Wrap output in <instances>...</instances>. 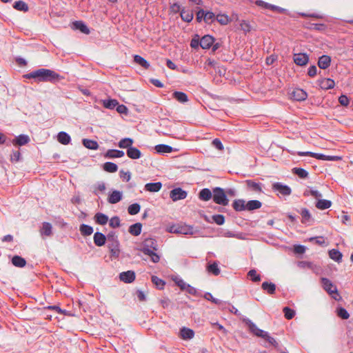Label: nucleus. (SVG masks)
<instances>
[{
    "label": "nucleus",
    "mask_w": 353,
    "mask_h": 353,
    "mask_svg": "<svg viewBox=\"0 0 353 353\" xmlns=\"http://www.w3.org/2000/svg\"><path fill=\"white\" fill-rule=\"evenodd\" d=\"M28 79H37L39 81L54 82L60 79V75L53 70L41 68L25 76Z\"/></svg>",
    "instance_id": "obj_1"
},
{
    "label": "nucleus",
    "mask_w": 353,
    "mask_h": 353,
    "mask_svg": "<svg viewBox=\"0 0 353 353\" xmlns=\"http://www.w3.org/2000/svg\"><path fill=\"white\" fill-rule=\"evenodd\" d=\"M143 248L141 251L150 256L151 261L154 263H157L160 260L159 256L154 252L157 250V241L154 239L148 238L145 239L142 243Z\"/></svg>",
    "instance_id": "obj_2"
},
{
    "label": "nucleus",
    "mask_w": 353,
    "mask_h": 353,
    "mask_svg": "<svg viewBox=\"0 0 353 353\" xmlns=\"http://www.w3.org/2000/svg\"><path fill=\"white\" fill-rule=\"evenodd\" d=\"M166 231L170 233L181 234H193V228L185 224H177L169 226Z\"/></svg>",
    "instance_id": "obj_3"
},
{
    "label": "nucleus",
    "mask_w": 353,
    "mask_h": 353,
    "mask_svg": "<svg viewBox=\"0 0 353 353\" xmlns=\"http://www.w3.org/2000/svg\"><path fill=\"white\" fill-rule=\"evenodd\" d=\"M212 199L214 203L219 205H227L229 202L224 190L221 188L213 189Z\"/></svg>",
    "instance_id": "obj_4"
},
{
    "label": "nucleus",
    "mask_w": 353,
    "mask_h": 353,
    "mask_svg": "<svg viewBox=\"0 0 353 353\" xmlns=\"http://www.w3.org/2000/svg\"><path fill=\"white\" fill-rule=\"evenodd\" d=\"M321 283L323 289L327 292L334 299L339 296L336 287L327 278L321 279Z\"/></svg>",
    "instance_id": "obj_5"
},
{
    "label": "nucleus",
    "mask_w": 353,
    "mask_h": 353,
    "mask_svg": "<svg viewBox=\"0 0 353 353\" xmlns=\"http://www.w3.org/2000/svg\"><path fill=\"white\" fill-rule=\"evenodd\" d=\"M299 156H310L313 158L323 161H338L341 158L338 156H326L323 154H318L312 152H298Z\"/></svg>",
    "instance_id": "obj_6"
},
{
    "label": "nucleus",
    "mask_w": 353,
    "mask_h": 353,
    "mask_svg": "<svg viewBox=\"0 0 353 353\" xmlns=\"http://www.w3.org/2000/svg\"><path fill=\"white\" fill-rule=\"evenodd\" d=\"M244 322L249 327L250 331L254 335L259 337H264L266 336V332L259 329L251 320L245 319Z\"/></svg>",
    "instance_id": "obj_7"
},
{
    "label": "nucleus",
    "mask_w": 353,
    "mask_h": 353,
    "mask_svg": "<svg viewBox=\"0 0 353 353\" xmlns=\"http://www.w3.org/2000/svg\"><path fill=\"white\" fill-rule=\"evenodd\" d=\"M188 195L187 192L182 190L181 188H174L170 192V197L173 201L184 199Z\"/></svg>",
    "instance_id": "obj_8"
},
{
    "label": "nucleus",
    "mask_w": 353,
    "mask_h": 353,
    "mask_svg": "<svg viewBox=\"0 0 353 353\" xmlns=\"http://www.w3.org/2000/svg\"><path fill=\"white\" fill-rule=\"evenodd\" d=\"M245 183L248 190L257 194L263 192L261 183H256L252 180H246Z\"/></svg>",
    "instance_id": "obj_9"
},
{
    "label": "nucleus",
    "mask_w": 353,
    "mask_h": 353,
    "mask_svg": "<svg viewBox=\"0 0 353 353\" xmlns=\"http://www.w3.org/2000/svg\"><path fill=\"white\" fill-rule=\"evenodd\" d=\"M294 63L300 66L305 65L309 61V57L305 53H296L293 56Z\"/></svg>",
    "instance_id": "obj_10"
},
{
    "label": "nucleus",
    "mask_w": 353,
    "mask_h": 353,
    "mask_svg": "<svg viewBox=\"0 0 353 353\" xmlns=\"http://www.w3.org/2000/svg\"><path fill=\"white\" fill-rule=\"evenodd\" d=\"M272 188L283 196L290 195L291 194V189L288 185H282L280 183H274Z\"/></svg>",
    "instance_id": "obj_11"
},
{
    "label": "nucleus",
    "mask_w": 353,
    "mask_h": 353,
    "mask_svg": "<svg viewBox=\"0 0 353 353\" xmlns=\"http://www.w3.org/2000/svg\"><path fill=\"white\" fill-rule=\"evenodd\" d=\"M119 279L121 281L126 283H130L135 279V273L133 271L128 270L127 272H123L119 274Z\"/></svg>",
    "instance_id": "obj_12"
},
{
    "label": "nucleus",
    "mask_w": 353,
    "mask_h": 353,
    "mask_svg": "<svg viewBox=\"0 0 353 353\" xmlns=\"http://www.w3.org/2000/svg\"><path fill=\"white\" fill-rule=\"evenodd\" d=\"M291 96L294 100L301 101H304L307 98V94L303 90L296 88L292 91Z\"/></svg>",
    "instance_id": "obj_13"
},
{
    "label": "nucleus",
    "mask_w": 353,
    "mask_h": 353,
    "mask_svg": "<svg viewBox=\"0 0 353 353\" xmlns=\"http://www.w3.org/2000/svg\"><path fill=\"white\" fill-rule=\"evenodd\" d=\"M214 39L210 35L203 36L200 41V46L203 49H209L213 44Z\"/></svg>",
    "instance_id": "obj_14"
},
{
    "label": "nucleus",
    "mask_w": 353,
    "mask_h": 353,
    "mask_svg": "<svg viewBox=\"0 0 353 353\" xmlns=\"http://www.w3.org/2000/svg\"><path fill=\"white\" fill-rule=\"evenodd\" d=\"M331 63V57L328 55H322L318 61V65L321 69H327Z\"/></svg>",
    "instance_id": "obj_15"
},
{
    "label": "nucleus",
    "mask_w": 353,
    "mask_h": 353,
    "mask_svg": "<svg viewBox=\"0 0 353 353\" xmlns=\"http://www.w3.org/2000/svg\"><path fill=\"white\" fill-rule=\"evenodd\" d=\"M162 188L161 182L148 183L145 185V190L150 192H157Z\"/></svg>",
    "instance_id": "obj_16"
},
{
    "label": "nucleus",
    "mask_w": 353,
    "mask_h": 353,
    "mask_svg": "<svg viewBox=\"0 0 353 353\" xmlns=\"http://www.w3.org/2000/svg\"><path fill=\"white\" fill-rule=\"evenodd\" d=\"M122 199V194L119 191H113L108 196V201L111 204L119 202Z\"/></svg>",
    "instance_id": "obj_17"
},
{
    "label": "nucleus",
    "mask_w": 353,
    "mask_h": 353,
    "mask_svg": "<svg viewBox=\"0 0 353 353\" xmlns=\"http://www.w3.org/2000/svg\"><path fill=\"white\" fill-rule=\"evenodd\" d=\"M319 85L322 89H332L335 85V82L331 79H323L319 81Z\"/></svg>",
    "instance_id": "obj_18"
},
{
    "label": "nucleus",
    "mask_w": 353,
    "mask_h": 353,
    "mask_svg": "<svg viewBox=\"0 0 353 353\" xmlns=\"http://www.w3.org/2000/svg\"><path fill=\"white\" fill-rule=\"evenodd\" d=\"M41 235L50 236L52 234V226L50 223L44 222L42 224V227L40 229Z\"/></svg>",
    "instance_id": "obj_19"
},
{
    "label": "nucleus",
    "mask_w": 353,
    "mask_h": 353,
    "mask_svg": "<svg viewBox=\"0 0 353 353\" xmlns=\"http://www.w3.org/2000/svg\"><path fill=\"white\" fill-rule=\"evenodd\" d=\"M256 4L261 8H265V9H269V10H273V11H278V12H281V10H283L282 8L278 7V6H274V5H271L270 3H268L263 1H261V0H258L256 1Z\"/></svg>",
    "instance_id": "obj_20"
},
{
    "label": "nucleus",
    "mask_w": 353,
    "mask_h": 353,
    "mask_svg": "<svg viewBox=\"0 0 353 353\" xmlns=\"http://www.w3.org/2000/svg\"><path fill=\"white\" fill-rule=\"evenodd\" d=\"M127 155L132 159H138L141 157V151L134 147H131L127 150Z\"/></svg>",
    "instance_id": "obj_21"
},
{
    "label": "nucleus",
    "mask_w": 353,
    "mask_h": 353,
    "mask_svg": "<svg viewBox=\"0 0 353 353\" xmlns=\"http://www.w3.org/2000/svg\"><path fill=\"white\" fill-rule=\"evenodd\" d=\"M180 336L184 340L192 339L194 336V332L190 328L183 327L180 330Z\"/></svg>",
    "instance_id": "obj_22"
},
{
    "label": "nucleus",
    "mask_w": 353,
    "mask_h": 353,
    "mask_svg": "<svg viewBox=\"0 0 353 353\" xmlns=\"http://www.w3.org/2000/svg\"><path fill=\"white\" fill-rule=\"evenodd\" d=\"M124 156V152L118 150H108L105 154V157L109 159L120 158Z\"/></svg>",
    "instance_id": "obj_23"
},
{
    "label": "nucleus",
    "mask_w": 353,
    "mask_h": 353,
    "mask_svg": "<svg viewBox=\"0 0 353 353\" xmlns=\"http://www.w3.org/2000/svg\"><path fill=\"white\" fill-rule=\"evenodd\" d=\"M106 237L101 232H96L94 234V242L97 246H102L105 243Z\"/></svg>",
    "instance_id": "obj_24"
},
{
    "label": "nucleus",
    "mask_w": 353,
    "mask_h": 353,
    "mask_svg": "<svg viewBox=\"0 0 353 353\" xmlns=\"http://www.w3.org/2000/svg\"><path fill=\"white\" fill-rule=\"evenodd\" d=\"M30 141V138L28 135L21 134L12 141L13 144L17 145H24Z\"/></svg>",
    "instance_id": "obj_25"
},
{
    "label": "nucleus",
    "mask_w": 353,
    "mask_h": 353,
    "mask_svg": "<svg viewBox=\"0 0 353 353\" xmlns=\"http://www.w3.org/2000/svg\"><path fill=\"white\" fill-rule=\"evenodd\" d=\"M73 26L75 29L79 30L81 32L88 34L90 30L88 26L81 21H76L73 23Z\"/></svg>",
    "instance_id": "obj_26"
},
{
    "label": "nucleus",
    "mask_w": 353,
    "mask_h": 353,
    "mask_svg": "<svg viewBox=\"0 0 353 353\" xmlns=\"http://www.w3.org/2000/svg\"><path fill=\"white\" fill-rule=\"evenodd\" d=\"M142 230V224L136 223L129 227L128 232L133 236H138L141 234Z\"/></svg>",
    "instance_id": "obj_27"
},
{
    "label": "nucleus",
    "mask_w": 353,
    "mask_h": 353,
    "mask_svg": "<svg viewBox=\"0 0 353 353\" xmlns=\"http://www.w3.org/2000/svg\"><path fill=\"white\" fill-rule=\"evenodd\" d=\"M12 263L15 267L23 268L26 265V261L21 256L16 255L12 257Z\"/></svg>",
    "instance_id": "obj_28"
},
{
    "label": "nucleus",
    "mask_w": 353,
    "mask_h": 353,
    "mask_svg": "<svg viewBox=\"0 0 353 353\" xmlns=\"http://www.w3.org/2000/svg\"><path fill=\"white\" fill-rule=\"evenodd\" d=\"M134 61L137 64L141 65L145 69H148L150 68V63L142 57L140 55H134Z\"/></svg>",
    "instance_id": "obj_29"
},
{
    "label": "nucleus",
    "mask_w": 353,
    "mask_h": 353,
    "mask_svg": "<svg viewBox=\"0 0 353 353\" xmlns=\"http://www.w3.org/2000/svg\"><path fill=\"white\" fill-rule=\"evenodd\" d=\"M261 205L262 203L261 201L258 200H251L246 203V210L251 211L259 209L261 207Z\"/></svg>",
    "instance_id": "obj_30"
},
{
    "label": "nucleus",
    "mask_w": 353,
    "mask_h": 353,
    "mask_svg": "<svg viewBox=\"0 0 353 353\" xmlns=\"http://www.w3.org/2000/svg\"><path fill=\"white\" fill-rule=\"evenodd\" d=\"M212 196L213 192L212 193V192L208 188H204L199 192V199L205 201H209Z\"/></svg>",
    "instance_id": "obj_31"
},
{
    "label": "nucleus",
    "mask_w": 353,
    "mask_h": 353,
    "mask_svg": "<svg viewBox=\"0 0 353 353\" xmlns=\"http://www.w3.org/2000/svg\"><path fill=\"white\" fill-rule=\"evenodd\" d=\"M332 202L330 200L319 199L316 203V207L319 210H325L330 208Z\"/></svg>",
    "instance_id": "obj_32"
},
{
    "label": "nucleus",
    "mask_w": 353,
    "mask_h": 353,
    "mask_svg": "<svg viewBox=\"0 0 353 353\" xmlns=\"http://www.w3.org/2000/svg\"><path fill=\"white\" fill-rule=\"evenodd\" d=\"M232 206L236 211L246 210V203L243 199H237L233 202Z\"/></svg>",
    "instance_id": "obj_33"
},
{
    "label": "nucleus",
    "mask_w": 353,
    "mask_h": 353,
    "mask_svg": "<svg viewBox=\"0 0 353 353\" xmlns=\"http://www.w3.org/2000/svg\"><path fill=\"white\" fill-rule=\"evenodd\" d=\"M58 141L63 145H67L70 142V137L65 132H61L57 136Z\"/></svg>",
    "instance_id": "obj_34"
},
{
    "label": "nucleus",
    "mask_w": 353,
    "mask_h": 353,
    "mask_svg": "<svg viewBox=\"0 0 353 353\" xmlns=\"http://www.w3.org/2000/svg\"><path fill=\"white\" fill-rule=\"evenodd\" d=\"M155 150L158 153H170L173 151V149L171 146L165 145V144H159L155 146Z\"/></svg>",
    "instance_id": "obj_35"
},
{
    "label": "nucleus",
    "mask_w": 353,
    "mask_h": 353,
    "mask_svg": "<svg viewBox=\"0 0 353 353\" xmlns=\"http://www.w3.org/2000/svg\"><path fill=\"white\" fill-rule=\"evenodd\" d=\"M172 95L180 103H185L188 101V95L183 92L176 91Z\"/></svg>",
    "instance_id": "obj_36"
},
{
    "label": "nucleus",
    "mask_w": 353,
    "mask_h": 353,
    "mask_svg": "<svg viewBox=\"0 0 353 353\" xmlns=\"http://www.w3.org/2000/svg\"><path fill=\"white\" fill-rule=\"evenodd\" d=\"M193 12L191 10L183 8L181 11V17L184 21L190 22L193 19Z\"/></svg>",
    "instance_id": "obj_37"
},
{
    "label": "nucleus",
    "mask_w": 353,
    "mask_h": 353,
    "mask_svg": "<svg viewBox=\"0 0 353 353\" xmlns=\"http://www.w3.org/2000/svg\"><path fill=\"white\" fill-rule=\"evenodd\" d=\"M83 145L90 150H97L99 148V144L96 141L84 139L83 140Z\"/></svg>",
    "instance_id": "obj_38"
},
{
    "label": "nucleus",
    "mask_w": 353,
    "mask_h": 353,
    "mask_svg": "<svg viewBox=\"0 0 353 353\" xmlns=\"http://www.w3.org/2000/svg\"><path fill=\"white\" fill-rule=\"evenodd\" d=\"M329 256L332 260L340 263L343 255L338 250L332 249L329 251Z\"/></svg>",
    "instance_id": "obj_39"
},
{
    "label": "nucleus",
    "mask_w": 353,
    "mask_h": 353,
    "mask_svg": "<svg viewBox=\"0 0 353 353\" xmlns=\"http://www.w3.org/2000/svg\"><path fill=\"white\" fill-rule=\"evenodd\" d=\"M134 143V141L131 138H124V139H122L119 142V147L121 148H130L132 147V144Z\"/></svg>",
    "instance_id": "obj_40"
},
{
    "label": "nucleus",
    "mask_w": 353,
    "mask_h": 353,
    "mask_svg": "<svg viewBox=\"0 0 353 353\" xmlns=\"http://www.w3.org/2000/svg\"><path fill=\"white\" fill-rule=\"evenodd\" d=\"M95 221L99 225H105L108 221V217L103 213H97L94 216Z\"/></svg>",
    "instance_id": "obj_41"
},
{
    "label": "nucleus",
    "mask_w": 353,
    "mask_h": 353,
    "mask_svg": "<svg viewBox=\"0 0 353 353\" xmlns=\"http://www.w3.org/2000/svg\"><path fill=\"white\" fill-rule=\"evenodd\" d=\"M261 288L263 290L267 291L270 294H274L276 290L275 284L268 282H263L262 283Z\"/></svg>",
    "instance_id": "obj_42"
},
{
    "label": "nucleus",
    "mask_w": 353,
    "mask_h": 353,
    "mask_svg": "<svg viewBox=\"0 0 353 353\" xmlns=\"http://www.w3.org/2000/svg\"><path fill=\"white\" fill-rule=\"evenodd\" d=\"M103 170L108 172H115L118 170L117 164L112 162H106L103 164Z\"/></svg>",
    "instance_id": "obj_43"
},
{
    "label": "nucleus",
    "mask_w": 353,
    "mask_h": 353,
    "mask_svg": "<svg viewBox=\"0 0 353 353\" xmlns=\"http://www.w3.org/2000/svg\"><path fill=\"white\" fill-rule=\"evenodd\" d=\"M14 8L20 11L26 12L28 10V6L26 3L23 1H17L13 5Z\"/></svg>",
    "instance_id": "obj_44"
},
{
    "label": "nucleus",
    "mask_w": 353,
    "mask_h": 353,
    "mask_svg": "<svg viewBox=\"0 0 353 353\" xmlns=\"http://www.w3.org/2000/svg\"><path fill=\"white\" fill-rule=\"evenodd\" d=\"M79 230H80L81 234L84 235V236L90 235L93 232L92 227L85 225V224H82L80 226Z\"/></svg>",
    "instance_id": "obj_45"
},
{
    "label": "nucleus",
    "mask_w": 353,
    "mask_h": 353,
    "mask_svg": "<svg viewBox=\"0 0 353 353\" xmlns=\"http://www.w3.org/2000/svg\"><path fill=\"white\" fill-rule=\"evenodd\" d=\"M207 270L209 272L213 274L215 276H217L220 274V270L218 267V264L216 262L209 265L207 267Z\"/></svg>",
    "instance_id": "obj_46"
},
{
    "label": "nucleus",
    "mask_w": 353,
    "mask_h": 353,
    "mask_svg": "<svg viewBox=\"0 0 353 353\" xmlns=\"http://www.w3.org/2000/svg\"><path fill=\"white\" fill-rule=\"evenodd\" d=\"M141 207L138 203H133L129 205L128 208V212L131 215H135L138 214L140 211Z\"/></svg>",
    "instance_id": "obj_47"
},
{
    "label": "nucleus",
    "mask_w": 353,
    "mask_h": 353,
    "mask_svg": "<svg viewBox=\"0 0 353 353\" xmlns=\"http://www.w3.org/2000/svg\"><path fill=\"white\" fill-rule=\"evenodd\" d=\"M103 105L106 108L113 109L118 105V101L116 99L104 100Z\"/></svg>",
    "instance_id": "obj_48"
},
{
    "label": "nucleus",
    "mask_w": 353,
    "mask_h": 353,
    "mask_svg": "<svg viewBox=\"0 0 353 353\" xmlns=\"http://www.w3.org/2000/svg\"><path fill=\"white\" fill-rule=\"evenodd\" d=\"M301 215L302 216V223H306L311 219V214L309 210L306 208L302 209L301 211Z\"/></svg>",
    "instance_id": "obj_49"
},
{
    "label": "nucleus",
    "mask_w": 353,
    "mask_h": 353,
    "mask_svg": "<svg viewBox=\"0 0 353 353\" xmlns=\"http://www.w3.org/2000/svg\"><path fill=\"white\" fill-rule=\"evenodd\" d=\"M293 173L298 175L300 178L304 179L306 178L308 175V172L301 168H294L293 170Z\"/></svg>",
    "instance_id": "obj_50"
},
{
    "label": "nucleus",
    "mask_w": 353,
    "mask_h": 353,
    "mask_svg": "<svg viewBox=\"0 0 353 353\" xmlns=\"http://www.w3.org/2000/svg\"><path fill=\"white\" fill-rule=\"evenodd\" d=\"M305 196H312L314 197L315 199H319V197L322 196V194L316 190L314 189H309L305 190L304 192Z\"/></svg>",
    "instance_id": "obj_51"
},
{
    "label": "nucleus",
    "mask_w": 353,
    "mask_h": 353,
    "mask_svg": "<svg viewBox=\"0 0 353 353\" xmlns=\"http://www.w3.org/2000/svg\"><path fill=\"white\" fill-rule=\"evenodd\" d=\"M248 275L250 277V279L254 282H258L261 281V276L257 274L255 270H251L248 272Z\"/></svg>",
    "instance_id": "obj_52"
},
{
    "label": "nucleus",
    "mask_w": 353,
    "mask_h": 353,
    "mask_svg": "<svg viewBox=\"0 0 353 353\" xmlns=\"http://www.w3.org/2000/svg\"><path fill=\"white\" fill-rule=\"evenodd\" d=\"M152 281L159 289H162L165 285V282L156 276H152Z\"/></svg>",
    "instance_id": "obj_53"
},
{
    "label": "nucleus",
    "mask_w": 353,
    "mask_h": 353,
    "mask_svg": "<svg viewBox=\"0 0 353 353\" xmlns=\"http://www.w3.org/2000/svg\"><path fill=\"white\" fill-rule=\"evenodd\" d=\"M283 310L285 317L288 320L292 319L295 315L294 310L290 309V307H285Z\"/></svg>",
    "instance_id": "obj_54"
},
{
    "label": "nucleus",
    "mask_w": 353,
    "mask_h": 353,
    "mask_svg": "<svg viewBox=\"0 0 353 353\" xmlns=\"http://www.w3.org/2000/svg\"><path fill=\"white\" fill-rule=\"evenodd\" d=\"M216 20L221 25H227L230 22V19L228 16L225 14H218L216 16Z\"/></svg>",
    "instance_id": "obj_55"
},
{
    "label": "nucleus",
    "mask_w": 353,
    "mask_h": 353,
    "mask_svg": "<svg viewBox=\"0 0 353 353\" xmlns=\"http://www.w3.org/2000/svg\"><path fill=\"white\" fill-rule=\"evenodd\" d=\"M337 315L342 319H347L350 317L349 313L343 307H340L339 309H338Z\"/></svg>",
    "instance_id": "obj_56"
},
{
    "label": "nucleus",
    "mask_w": 353,
    "mask_h": 353,
    "mask_svg": "<svg viewBox=\"0 0 353 353\" xmlns=\"http://www.w3.org/2000/svg\"><path fill=\"white\" fill-rule=\"evenodd\" d=\"M213 221L219 225H221L225 222V217L222 214H216L212 216Z\"/></svg>",
    "instance_id": "obj_57"
},
{
    "label": "nucleus",
    "mask_w": 353,
    "mask_h": 353,
    "mask_svg": "<svg viewBox=\"0 0 353 353\" xmlns=\"http://www.w3.org/2000/svg\"><path fill=\"white\" fill-rule=\"evenodd\" d=\"M215 15L212 12H205L204 19L205 23H211L214 19Z\"/></svg>",
    "instance_id": "obj_58"
},
{
    "label": "nucleus",
    "mask_w": 353,
    "mask_h": 353,
    "mask_svg": "<svg viewBox=\"0 0 353 353\" xmlns=\"http://www.w3.org/2000/svg\"><path fill=\"white\" fill-rule=\"evenodd\" d=\"M109 225L110 227L115 228L120 225V219L118 216H114L110 219Z\"/></svg>",
    "instance_id": "obj_59"
},
{
    "label": "nucleus",
    "mask_w": 353,
    "mask_h": 353,
    "mask_svg": "<svg viewBox=\"0 0 353 353\" xmlns=\"http://www.w3.org/2000/svg\"><path fill=\"white\" fill-rule=\"evenodd\" d=\"M263 339H265L268 343H270L271 345H274V347H276L278 345V343L276 341L272 336H269L268 333L266 332V336H264Z\"/></svg>",
    "instance_id": "obj_60"
},
{
    "label": "nucleus",
    "mask_w": 353,
    "mask_h": 353,
    "mask_svg": "<svg viewBox=\"0 0 353 353\" xmlns=\"http://www.w3.org/2000/svg\"><path fill=\"white\" fill-rule=\"evenodd\" d=\"M339 101L340 104L343 106H347L350 103L349 99L345 95H341L339 97Z\"/></svg>",
    "instance_id": "obj_61"
},
{
    "label": "nucleus",
    "mask_w": 353,
    "mask_h": 353,
    "mask_svg": "<svg viewBox=\"0 0 353 353\" xmlns=\"http://www.w3.org/2000/svg\"><path fill=\"white\" fill-rule=\"evenodd\" d=\"M21 154L19 151H14L10 155V161L12 162H17L20 159Z\"/></svg>",
    "instance_id": "obj_62"
},
{
    "label": "nucleus",
    "mask_w": 353,
    "mask_h": 353,
    "mask_svg": "<svg viewBox=\"0 0 353 353\" xmlns=\"http://www.w3.org/2000/svg\"><path fill=\"white\" fill-rule=\"evenodd\" d=\"M105 190V185L103 183H99L95 188L94 193L97 195L99 192H102Z\"/></svg>",
    "instance_id": "obj_63"
},
{
    "label": "nucleus",
    "mask_w": 353,
    "mask_h": 353,
    "mask_svg": "<svg viewBox=\"0 0 353 353\" xmlns=\"http://www.w3.org/2000/svg\"><path fill=\"white\" fill-rule=\"evenodd\" d=\"M213 145L219 150H223V145L219 139H215L212 141Z\"/></svg>",
    "instance_id": "obj_64"
}]
</instances>
